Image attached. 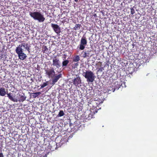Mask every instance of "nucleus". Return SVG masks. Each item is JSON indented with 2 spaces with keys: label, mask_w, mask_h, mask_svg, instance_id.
I'll return each mask as SVG.
<instances>
[{
  "label": "nucleus",
  "mask_w": 157,
  "mask_h": 157,
  "mask_svg": "<svg viewBox=\"0 0 157 157\" xmlns=\"http://www.w3.org/2000/svg\"><path fill=\"white\" fill-rule=\"evenodd\" d=\"M44 70L46 76L49 78H52V84L53 85L55 84L60 78H62V75L61 74L55 76V72L53 68L50 69L48 68L44 69Z\"/></svg>",
  "instance_id": "1"
},
{
  "label": "nucleus",
  "mask_w": 157,
  "mask_h": 157,
  "mask_svg": "<svg viewBox=\"0 0 157 157\" xmlns=\"http://www.w3.org/2000/svg\"><path fill=\"white\" fill-rule=\"evenodd\" d=\"M29 14L31 17L39 22H43L45 20L44 15L40 12H30Z\"/></svg>",
  "instance_id": "2"
},
{
  "label": "nucleus",
  "mask_w": 157,
  "mask_h": 157,
  "mask_svg": "<svg viewBox=\"0 0 157 157\" xmlns=\"http://www.w3.org/2000/svg\"><path fill=\"white\" fill-rule=\"evenodd\" d=\"M82 75L88 82H93L95 77L93 73L90 71H83Z\"/></svg>",
  "instance_id": "3"
},
{
  "label": "nucleus",
  "mask_w": 157,
  "mask_h": 157,
  "mask_svg": "<svg viewBox=\"0 0 157 157\" xmlns=\"http://www.w3.org/2000/svg\"><path fill=\"white\" fill-rule=\"evenodd\" d=\"M23 49L20 47H17L15 50L16 52L18 55L19 59L24 60L27 57L26 54L23 52Z\"/></svg>",
  "instance_id": "4"
},
{
  "label": "nucleus",
  "mask_w": 157,
  "mask_h": 157,
  "mask_svg": "<svg viewBox=\"0 0 157 157\" xmlns=\"http://www.w3.org/2000/svg\"><path fill=\"white\" fill-rule=\"evenodd\" d=\"M87 44V40L86 37L83 36L81 40L80 43L79 45V49L81 50H84Z\"/></svg>",
  "instance_id": "5"
},
{
  "label": "nucleus",
  "mask_w": 157,
  "mask_h": 157,
  "mask_svg": "<svg viewBox=\"0 0 157 157\" xmlns=\"http://www.w3.org/2000/svg\"><path fill=\"white\" fill-rule=\"evenodd\" d=\"M51 27L52 28L54 31L57 34V35H60V33L61 32L60 28L58 25L52 23L51 24Z\"/></svg>",
  "instance_id": "6"
},
{
  "label": "nucleus",
  "mask_w": 157,
  "mask_h": 157,
  "mask_svg": "<svg viewBox=\"0 0 157 157\" xmlns=\"http://www.w3.org/2000/svg\"><path fill=\"white\" fill-rule=\"evenodd\" d=\"M52 65L53 66H55L57 68H59L60 67L59 59L56 57L53 59Z\"/></svg>",
  "instance_id": "7"
},
{
  "label": "nucleus",
  "mask_w": 157,
  "mask_h": 157,
  "mask_svg": "<svg viewBox=\"0 0 157 157\" xmlns=\"http://www.w3.org/2000/svg\"><path fill=\"white\" fill-rule=\"evenodd\" d=\"M81 80L79 77H78L75 78L73 80V84L75 85L76 86L79 84L81 83Z\"/></svg>",
  "instance_id": "8"
},
{
  "label": "nucleus",
  "mask_w": 157,
  "mask_h": 157,
  "mask_svg": "<svg viewBox=\"0 0 157 157\" xmlns=\"http://www.w3.org/2000/svg\"><path fill=\"white\" fill-rule=\"evenodd\" d=\"M94 113L93 112L90 111V110H88L85 112V114L86 115H88V116H86V119L87 120H90L93 118Z\"/></svg>",
  "instance_id": "9"
},
{
  "label": "nucleus",
  "mask_w": 157,
  "mask_h": 157,
  "mask_svg": "<svg viewBox=\"0 0 157 157\" xmlns=\"http://www.w3.org/2000/svg\"><path fill=\"white\" fill-rule=\"evenodd\" d=\"M7 94L9 99L11 101L13 102H17L18 101V99L15 98V96H13L12 93H10Z\"/></svg>",
  "instance_id": "10"
},
{
  "label": "nucleus",
  "mask_w": 157,
  "mask_h": 157,
  "mask_svg": "<svg viewBox=\"0 0 157 157\" xmlns=\"http://www.w3.org/2000/svg\"><path fill=\"white\" fill-rule=\"evenodd\" d=\"M23 46L25 49L27 50L29 52H30V46L29 45L28 43H23L20 44L17 47H20V48H22V47Z\"/></svg>",
  "instance_id": "11"
},
{
  "label": "nucleus",
  "mask_w": 157,
  "mask_h": 157,
  "mask_svg": "<svg viewBox=\"0 0 157 157\" xmlns=\"http://www.w3.org/2000/svg\"><path fill=\"white\" fill-rule=\"evenodd\" d=\"M114 85L116 88L118 89L121 86H122V82L121 80H119L114 82Z\"/></svg>",
  "instance_id": "12"
},
{
  "label": "nucleus",
  "mask_w": 157,
  "mask_h": 157,
  "mask_svg": "<svg viewBox=\"0 0 157 157\" xmlns=\"http://www.w3.org/2000/svg\"><path fill=\"white\" fill-rule=\"evenodd\" d=\"M6 94L5 89L4 88H0V95L2 96H4Z\"/></svg>",
  "instance_id": "13"
},
{
  "label": "nucleus",
  "mask_w": 157,
  "mask_h": 157,
  "mask_svg": "<svg viewBox=\"0 0 157 157\" xmlns=\"http://www.w3.org/2000/svg\"><path fill=\"white\" fill-rule=\"evenodd\" d=\"M19 96L20 97L19 99H18V101L19 102H23L24 101L26 98V97L25 96L24 94H23V95H21L20 94H19Z\"/></svg>",
  "instance_id": "14"
},
{
  "label": "nucleus",
  "mask_w": 157,
  "mask_h": 157,
  "mask_svg": "<svg viewBox=\"0 0 157 157\" xmlns=\"http://www.w3.org/2000/svg\"><path fill=\"white\" fill-rule=\"evenodd\" d=\"M80 59V57L78 55H76L75 56L73 59V62H77Z\"/></svg>",
  "instance_id": "15"
},
{
  "label": "nucleus",
  "mask_w": 157,
  "mask_h": 157,
  "mask_svg": "<svg viewBox=\"0 0 157 157\" xmlns=\"http://www.w3.org/2000/svg\"><path fill=\"white\" fill-rule=\"evenodd\" d=\"M66 136H65L62 138L60 141V143L61 144H63V143L67 142L68 141V139L67 138V136L65 137Z\"/></svg>",
  "instance_id": "16"
},
{
  "label": "nucleus",
  "mask_w": 157,
  "mask_h": 157,
  "mask_svg": "<svg viewBox=\"0 0 157 157\" xmlns=\"http://www.w3.org/2000/svg\"><path fill=\"white\" fill-rule=\"evenodd\" d=\"M41 94L40 92H37L33 93V96L34 98H35Z\"/></svg>",
  "instance_id": "17"
},
{
  "label": "nucleus",
  "mask_w": 157,
  "mask_h": 157,
  "mask_svg": "<svg viewBox=\"0 0 157 157\" xmlns=\"http://www.w3.org/2000/svg\"><path fill=\"white\" fill-rule=\"evenodd\" d=\"M81 26V25L80 24H76L74 27L73 29L75 30H78L80 29Z\"/></svg>",
  "instance_id": "18"
},
{
  "label": "nucleus",
  "mask_w": 157,
  "mask_h": 157,
  "mask_svg": "<svg viewBox=\"0 0 157 157\" xmlns=\"http://www.w3.org/2000/svg\"><path fill=\"white\" fill-rule=\"evenodd\" d=\"M64 115V113L63 111V110H60L59 111V113L57 115V117H61L62 116H63Z\"/></svg>",
  "instance_id": "19"
},
{
  "label": "nucleus",
  "mask_w": 157,
  "mask_h": 157,
  "mask_svg": "<svg viewBox=\"0 0 157 157\" xmlns=\"http://www.w3.org/2000/svg\"><path fill=\"white\" fill-rule=\"evenodd\" d=\"M69 62V61L68 60H65L63 61L62 62L63 67L67 66Z\"/></svg>",
  "instance_id": "20"
},
{
  "label": "nucleus",
  "mask_w": 157,
  "mask_h": 157,
  "mask_svg": "<svg viewBox=\"0 0 157 157\" xmlns=\"http://www.w3.org/2000/svg\"><path fill=\"white\" fill-rule=\"evenodd\" d=\"M48 85V82H44L43 84L40 85L41 87L40 88H42L45 87Z\"/></svg>",
  "instance_id": "21"
},
{
  "label": "nucleus",
  "mask_w": 157,
  "mask_h": 157,
  "mask_svg": "<svg viewBox=\"0 0 157 157\" xmlns=\"http://www.w3.org/2000/svg\"><path fill=\"white\" fill-rule=\"evenodd\" d=\"M92 51V50L90 49L85 52L88 57H89L90 54V52Z\"/></svg>",
  "instance_id": "22"
},
{
  "label": "nucleus",
  "mask_w": 157,
  "mask_h": 157,
  "mask_svg": "<svg viewBox=\"0 0 157 157\" xmlns=\"http://www.w3.org/2000/svg\"><path fill=\"white\" fill-rule=\"evenodd\" d=\"M107 89L109 90L112 91L113 92H114V91L115 90V88L114 87V88H112V87H111V86H109L108 87Z\"/></svg>",
  "instance_id": "23"
},
{
  "label": "nucleus",
  "mask_w": 157,
  "mask_h": 157,
  "mask_svg": "<svg viewBox=\"0 0 157 157\" xmlns=\"http://www.w3.org/2000/svg\"><path fill=\"white\" fill-rule=\"evenodd\" d=\"M82 52H84V54H83V56H82V57L83 58H86V57H88V56L87 55L86 53V52H84V51H83Z\"/></svg>",
  "instance_id": "24"
},
{
  "label": "nucleus",
  "mask_w": 157,
  "mask_h": 157,
  "mask_svg": "<svg viewBox=\"0 0 157 157\" xmlns=\"http://www.w3.org/2000/svg\"><path fill=\"white\" fill-rule=\"evenodd\" d=\"M131 14L133 15L135 13V10L133 8H132L130 9Z\"/></svg>",
  "instance_id": "25"
},
{
  "label": "nucleus",
  "mask_w": 157,
  "mask_h": 157,
  "mask_svg": "<svg viewBox=\"0 0 157 157\" xmlns=\"http://www.w3.org/2000/svg\"><path fill=\"white\" fill-rule=\"evenodd\" d=\"M2 151L1 149H0V157H4V155L3 153L1 152H2Z\"/></svg>",
  "instance_id": "26"
},
{
  "label": "nucleus",
  "mask_w": 157,
  "mask_h": 157,
  "mask_svg": "<svg viewBox=\"0 0 157 157\" xmlns=\"http://www.w3.org/2000/svg\"><path fill=\"white\" fill-rule=\"evenodd\" d=\"M0 57L1 59L4 58V55L2 53H0Z\"/></svg>",
  "instance_id": "27"
},
{
  "label": "nucleus",
  "mask_w": 157,
  "mask_h": 157,
  "mask_svg": "<svg viewBox=\"0 0 157 157\" xmlns=\"http://www.w3.org/2000/svg\"><path fill=\"white\" fill-rule=\"evenodd\" d=\"M98 64L99 65L100 67H101V62H99L98 63Z\"/></svg>",
  "instance_id": "28"
},
{
  "label": "nucleus",
  "mask_w": 157,
  "mask_h": 157,
  "mask_svg": "<svg viewBox=\"0 0 157 157\" xmlns=\"http://www.w3.org/2000/svg\"><path fill=\"white\" fill-rule=\"evenodd\" d=\"M87 115V116H88V115ZM84 115L85 116V117H85V119H86V115L85 114V112L84 113Z\"/></svg>",
  "instance_id": "29"
},
{
  "label": "nucleus",
  "mask_w": 157,
  "mask_h": 157,
  "mask_svg": "<svg viewBox=\"0 0 157 157\" xmlns=\"http://www.w3.org/2000/svg\"><path fill=\"white\" fill-rule=\"evenodd\" d=\"M78 63H76L75 64V66H78Z\"/></svg>",
  "instance_id": "30"
},
{
  "label": "nucleus",
  "mask_w": 157,
  "mask_h": 157,
  "mask_svg": "<svg viewBox=\"0 0 157 157\" xmlns=\"http://www.w3.org/2000/svg\"><path fill=\"white\" fill-rule=\"evenodd\" d=\"M102 68H102V67L101 69V68H100V69H99L98 71H102Z\"/></svg>",
  "instance_id": "31"
},
{
  "label": "nucleus",
  "mask_w": 157,
  "mask_h": 157,
  "mask_svg": "<svg viewBox=\"0 0 157 157\" xmlns=\"http://www.w3.org/2000/svg\"><path fill=\"white\" fill-rule=\"evenodd\" d=\"M74 1L76 2H78V0H74Z\"/></svg>",
  "instance_id": "32"
},
{
  "label": "nucleus",
  "mask_w": 157,
  "mask_h": 157,
  "mask_svg": "<svg viewBox=\"0 0 157 157\" xmlns=\"http://www.w3.org/2000/svg\"><path fill=\"white\" fill-rule=\"evenodd\" d=\"M92 56V55H90V57H91V56Z\"/></svg>",
  "instance_id": "33"
},
{
  "label": "nucleus",
  "mask_w": 157,
  "mask_h": 157,
  "mask_svg": "<svg viewBox=\"0 0 157 157\" xmlns=\"http://www.w3.org/2000/svg\"><path fill=\"white\" fill-rule=\"evenodd\" d=\"M63 1H66V0H62Z\"/></svg>",
  "instance_id": "34"
},
{
  "label": "nucleus",
  "mask_w": 157,
  "mask_h": 157,
  "mask_svg": "<svg viewBox=\"0 0 157 157\" xmlns=\"http://www.w3.org/2000/svg\"><path fill=\"white\" fill-rule=\"evenodd\" d=\"M45 48H47V47H46V46H45Z\"/></svg>",
  "instance_id": "35"
}]
</instances>
